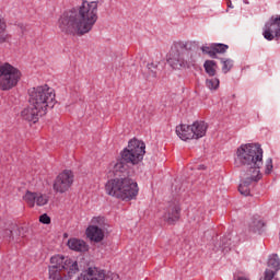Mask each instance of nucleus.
<instances>
[{
  "label": "nucleus",
  "mask_w": 280,
  "mask_h": 280,
  "mask_svg": "<svg viewBox=\"0 0 280 280\" xmlns=\"http://www.w3.org/2000/svg\"><path fill=\"white\" fill-rule=\"evenodd\" d=\"M145 155V142L138 139L129 141L128 147L120 152V158L112 164L110 173L115 176L105 184L108 196L120 200H133L139 194L137 182L128 177L130 165H139Z\"/></svg>",
  "instance_id": "f257e3e1"
},
{
  "label": "nucleus",
  "mask_w": 280,
  "mask_h": 280,
  "mask_svg": "<svg viewBox=\"0 0 280 280\" xmlns=\"http://www.w3.org/2000/svg\"><path fill=\"white\" fill-rule=\"evenodd\" d=\"M97 23V1L83 0L81 5L65 11L57 25L66 36H84Z\"/></svg>",
  "instance_id": "f03ea898"
},
{
  "label": "nucleus",
  "mask_w": 280,
  "mask_h": 280,
  "mask_svg": "<svg viewBox=\"0 0 280 280\" xmlns=\"http://www.w3.org/2000/svg\"><path fill=\"white\" fill-rule=\"evenodd\" d=\"M236 167H244L243 180L238 186L242 196H250V185L261 180V165H264V149L259 144H242L234 158Z\"/></svg>",
  "instance_id": "7ed1b4c3"
},
{
  "label": "nucleus",
  "mask_w": 280,
  "mask_h": 280,
  "mask_svg": "<svg viewBox=\"0 0 280 280\" xmlns=\"http://www.w3.org/2000/svg\"><path fill=\"white\" fill-rule=\"evenodd\" d=\"M194 47H196V42L174 43L167 59L172 69H189L196 67Z\"/></svg>",
  "instance_id": "20e7f679"
},
{
  "label": "nucleus",
  "mask_w": 280,
  "mask_h": 280,
  "mask_svg": "<svg viewBox=\"0 0 280 280\" xmlns=\"http://www.w3.org/2000/svg\"><path fill=\"white\" fill-rule=\"evenodd\" d=\"M49 279L50 280H71L75 272H79L78 261L65 256H52L50 258Z\"/></svg>",
  "instance_id": "39448f33"
},
{
  "label": "nucleus",
  "mask_w": 280,
  "mask_h": 280,
  "mask_svg": "<svg viewBox=\"0 0 280 280\" xmlns=\"http://www.w3.org/2000/svg\"><path fill=\"white\" fill-rule=\"evenodd\" d=\"M28 103L37 107L40 113L47 114L48 108H54L56 104V93L49 85H40L28 90Z\"/></svg>",
  "instance_id": "423d86ee"
},
{
  "label": "nucleus",
  "mask_w": 280,
  "mask_h": 280,
  "mask_svg": "<svg viewBox=\"0 0 280 280\" xmlns=\"http://www.w3.org/2000/svg\"><path fill=\"white\" fill-rule=\"evenodd\" d=\"M21 70L9 62L0 61V91H12L21 81Z\"/></svg>",
  "instance_id": "0eeeda50"
},
{
  "label": "nucleus",
  "mask_w": 280,
  "mask_h": 280,
  "mask_svg": "<svg viewBox=\"0 0 280 280\" xmlns=\"http://www.w3.org/2000/svg\"><path fill=\"white\" fill-rule=\"evenodd\" d=\"M182 141L190 139H202L207 135V125L205 121H195L192 125H179L175 130Z\"/></svg>",
  "instance_id": "6e6552de"
},
{
  "label": "nucleus",
  "mask_w": 280,
  "mask_h": 280,
  "mask_svg": "<svg viewBox=\"0 0 280 280\" xmlns=\"http://www.w3.org/2000/svg\"><path fill=\"white\" fill-rule=\"evenodd\" d=\"M71 185H73V172L66 170L56 177L52 189L57 194H65L69 191Z\"/></svg>",
  "instance_id": "1a4fd4ad"
},
{
  "label": "nucleus",
  "mask_w": 280,
  "mask_h": 280,
  "mask_svg": "<svg viewBox=\"0 0 280 280\" xmlns=\"http://www.w3.org/2000/svg\"><path fill=\"white\" fill-rule=\"evenodd\" d=\"M262 36L266 40H275V38H280V15H272L269 21L265 23Z\"/></svg>",
  "instance_id": "9d476101"
},
{
  "label": "nucleus",
  "mask_w": 280,
  "mask_h": 280,
  "mask_svg": "<svg viewBox=\"0 0 280 280\" xmlns=\"http://www.w3.org/2000/svg\"><path fill=\"white\" fill-rule=\"evenodd\" d=\"M268 268L270 269H266L265 270V276L262 279L260 280H272L275 279V276L277 275V272H279L280 270V259H279V255L277 254H271L268 258V262H267Z\"/></svg>",
  "instance_id": "9b49d317"
},
{
  "label": "nucleus",
  "mask_w": 280,
  "mask_h": 280,
  "mask_svg": "<svg viewBox=\"0 0 280 280\" xmlns=\"http://www.w3.org/2000/svg\"><path fill=\"white\" fill-rule=\"evenodd\" d=\"M22 118L25 121H30L31 124H36L38 121V119H40V117L45 116V112H40V109H38V107L30 104L28 107L24 108L21 112Z\"/></svg>",
  "instance_id": "f8f14e48"
},
{
  "label": "nucleus",
  "mask_w": 280,
  "mask_h": 280,
  "mask_svg": "<svg viewBox=\"0 0 280 280\" xmlns=\"http://www.w3.org/2000/svg\"><path fill=\"white\" fill-rule=\"evenodd\" d=\"M163 218L167 224H176L180 220V206L176 202L170 203Z\"/></svg>",
  "instance_id": "ddd939ff"
},
{
  "label": "nucleus",
  "mask_w": 280,
  "mask_h": 280,
  "mask_svg": "<svg viewBox=\"0 0 280 280\" xmlns=\"http://www.w3.org/2000/svg\"><path fill=\"white\" fill-rule=\"evenodd\" d=\"M77 280H113V278L106 276L104 271L97 270V268H89Z\"/></svg>",
  "instance_id": "4468645a"
},
{
  "label": "nucleus",
  "mask_w": 280,
  "mask_h": 280,
  "mask_svg": "<svg viewBox=\"0 0 280 280\" xmlns=\"http://www.w3.org/2000/svg\"><path fill=\"white\" fill-rule=\"evenodd\" d=\"M86 236L91 242L100 243L104 240V231L97 225H90L86 229Z\"/></svg>",
  "instance_id": "2eb2a0df"
},
{
  "label": "nucleus",
  "mask_w": 280,
  "mask_h": 280,
  "mask_svg": "<svg viewBox=\"0 0 280 280\" xmlns=\"http://www.w3.org/2000/svg\"><path fill=\"white\" fill-rule=\"evenodd\" d=\"M68 247L70 250H75L77 253H86V250H89L86 242L80 238H70L68 241Z\"/></svg>",
  "instance_id": "dca6fc26"
},
{
  "label": "nucleus",
  "mask_w": 280,
  "mask_h": 280,
  "mask_svg": "<svg viewBox=\"0 0 280 280\" xmlns=\"http://www.w3.org/2000/svg\"><path fill=\"white\" fill-rule=\"evenodd\" d=\"M264 226H266V223H264L259 215L253 217L249 223V233H258V235H261V233H264Z\"/></svg>",
  "instance_id": "f3484780"
},
{
  "label": "nucleus",
  "mask_w": 280,
  "mask_h": 280,
  "mask_svg": "<svg viewBox=\"0 0 280 280\" xmlns=\"http://www.w3.org/2000/svg\"><path fill=\"white\" fill-rule=\"evenodd\" d=\"M235 244H237V240L233 238V233H229L221 238V248L225 250V253H229Z\"/></svg>",
  "instance_id": "a211bd4d"
},
{
  "label": "nucleus",
  "mask_w": 280,
  "mask_h": 280,
  "mask_svg": "<svg viewBox=\"0 0 280 280\" xmlns=\"http://www.w3.org/2000/svg\"><path fill=\"white\" fill-rule=\"evenodd\" d=\"M7 27L8 24H5V19L0 15V45L10 40V36L5 32Z\"/></svg>",
  "instance_id": "6ab92c4d"
},
{
  "label": "nucleus",
  "mask_w": 280,
  "mask_h": 280,
  "mask_svg": "<svg viewBox=\"0 0 280 280\" xmlns=\"http://www.w3.org/2000/svg\"><path fill=\"white\" fill-rule=\"evenodd\" d=\"M203 68L206 73H208L210 78H213V75H215V69H218V62L213 60H206L203 63Z\"/></svg>",
  "instance_id": "aec40b11"
},
{
  "label": "nucleus",
  "mask_w": 280,
  "mask_h": 280,
  "mask_svg": "<svg viewBox=\"0 0 280 280\" xmlns=\"http://www.w3.org/2000/svg\"><path fill=\"white\" fill-rule=\"evenodd\" d=\"M38 192H32L27 190L23 196V200L31 208H34L36 205V198Z\"/></svg>",
  "instance_id": "412c9836"
},
{
  "label": "nucleus",
  "mask_w": 280,
  "mask_h": 280,
  "mask_svg": "<svg viewBox=\"0 0 280 280\" xmlns=\"http://www.w3.org/2000/svg\"><path fill=\"white\" fill-rule=\"evenodd\" d=\"M221 65L222 66V73H229V71H231L233 69V59H229V58H221Z\"/></svg>",
  "instance_id": "4be33fe9"
},
{
  "label": "nucleus",
  "mask_w": 280,
  "mask_h": 280,
  "mask_svg": "<svg viewBox=\"0 0 280 280\" xmlns=\"http://www.w3.org/2000/svg\"><path fill=\"white\" fill-rule=\"evenodd\" d=\"M147 69L149 71V75H151V78H156V75H159V71H161V69L159 68V62L148 63Z\"/></svg>",
  "instance_id": "5701e85b"
},
{
  "label": "nucleus",
  "mask_w": 280,
  "mask_h": 280,
  "mask_svg": "<svg viewBox=\"0 0 280 280\" xmlns=\"http://www.w3.org/2000/svg\"><path fill=\"white\" fill-rule=\"evenodd\" d=\"M206 86L210 91H217V89H219V86H220V79H218V78L207 79Z\"/></svg>",
  "instance_id": "b1692460"
},
{
  "label": "nucleus",
  "mask_w": 280,
  "mask_h": 280,
  "mask_svg": "<svg viewBox=\"0 0 280 280\" xmlns=\"http://www.w3.org/2000/svg\"><path fill=\"white\" fill-rule=\"evenodd\" d=\"M2 237L7 240V242H19V238H16L14 233V228H12V230H4L2 232Z\"/></svg>",
  "instance_id": "393cba45"
},
{
  "label": "nucleus",
  "mask_w": 280,
  "mask_h": 280,
  "mask_svg": "<svg viewBox=\"0 0 280 280\" xmlns=\"http://www.w3.org/2000/svg\"><path fill=\"white\" fill-rule=\"evenodd\" d=\"M48 202L49 197H47V195L37 192V197L35 198V205H37V207H45V205H47Z\"/></svg>",
  "instance_id": "a878e982"
},
{
  "label": "nucleus",
  "mask_w": 280,
  "mask_h": 280,
  "mask_svg": "<svg viewBox=\"0 0 280 280\" xmlns=\"http://www.w3.org/2000/svg\"><path fill=\"white\" fill-rule=\"evenodd\" d=\"M214 58H218V54H226L229 45L225 44H213Z\"/></svg>",
  "instance_id": "bb28decb"
},
{
  "label": "nucleus",
  "mask_w": 280,
  "mask_h": 280,
  "mask_svg": "<svg viewBox=\"0 0 280 280\" xmlns=\"http://www.w3.org/2000/svg\"><path fill=\"white\" fill-rule=\"evenodd\" d=\"M201 51L202 54H207L210 58H215L213 44H211L210 46H202Z\"/></svg>",
  "instance_id": "cd10ccee"
},
{
  "label": "nucleus",
  "mask_w": 280,
  "mask_h": 280,
  "mask_svg": "<svg viewBox=\"0 0 280 280\" xmlns=\"http://www.w3.org/2000/svg\"><path fill=\"white\" fill-rule=\"evenodd\" d=\"M13 229H14V233L18 242H19V237H25V233H26L25 228H20L18 225H14Z\"/></svg>",
  "instance_id": "c85d7f7f"
},
{
  "label": "nucleus",
  "mask_w": 280,
  "mask_h": 280,
  "mask_svg": "<svg viewBox=\"0 0 280 280\" xmlns=\"http://www.w3.org/2000/svg\"><path fill=\"white\" fill-rule=\"evenodd\" d=\"M39 222L42 224H51V218H49L47 213H44L39 217Z\"/></svg>",
  "instance_id": "c756f323"
},
{
  "label": "nucleus",
  "mask_w": 280,
  "mask_h": 280,
  "mask_svg": "<svg viewBox=\"0 0 280 280\" xmlns=\"http://www.w3.org/2000/svg\"><path fill=\"white\" fill-rule=\"evenodd\" d=\"M272 158H269L266 161V168H265V174H270L272 172Z\"/></svg>",
  "instance_id": "7c9ffc66"
},
{
  "label": "nucleus",
  "mask_w": 280,
  "mask_h": 280,
  "mask_svg": "<svg viewBox=\"0 0 280 280\" xmlns=\"http://www.w3.org/2000/svg\"><path fill=\"white\" fill-rule=\"evenodd\" d=\"M18 27H20L21 34H23V35H25V33L30 31V26H27L23 23L18 24Z\"/></svg>",
  "instance_id": "2f4dec72"
},
{
  "label": "nucleus",
  "mask_w": 280,
  "mask_h": 280,
  "mask_svg": "<svg viewBox=\"0 0 280 280\" xmlns=\"http://www.w3.org/2000/svg\"><path fill=\"white\" fill-rule=\"evenodd\" d=\"M234 280H249V279L244 276L234 275Z\"/></svg>",
  "instance_id": "473e14b6"
},
{
  "label": "nucleus",
  "mask_w": 280,
  "mask_h": 280,
  "mask_svg": "<svg viewBox=\"0 0 280 280\" xmlns=\"http://www.w3.org/2000/svg\"><path fill=\"white\" fill-rule=\"evenodd\" d=\"M228 8H233V2H231V0H228Z\"/></svg>",
  "instance_id": "72a5a7b5"
},
{
  "label": "nucleus",
  "mask_w": 280,
  "mask_h": 280,
  "mask_svg": "<svg viewBox=\"0 0 280 280\" xmlns=\"http://www.w3.org/2000/svg\"><path fill=\"white\" fill-rule=\"evenodd\" d=\"M199 170H205V165H200V166H199Z\"/></svg>",
  "instance_id": "f704fd0d"
},
{
  "label": "nucleus",
  "mask_w": 280,
  "mask_h": 280,
  "mask_svg": "<svg viewBox=\"0 0 280 280\" xmlns=\"http://www.w3.org/2000/svg\"><path fill=\"white\" fill-rule=\"evenodd\" d=\"M243 1H244V3L248 4V0H243Z\"/></svg>",
  "instance_id": "c9c22d12"
},
{
  "label": "nucleus",
  "mask_w": 280,
  "mask_h": 280,
  "mask_svg": "<svg viewBox=\"0 0 280 280\" xmlns=\"http://www.w3.org/2000/svg\"><path fill=\"white\" fill-rule=\"evenodd\" d=\"M0 223H1V219H0Z\"/></svg>",
  "instance_id": "e433bc0d"
}]
</instances>
